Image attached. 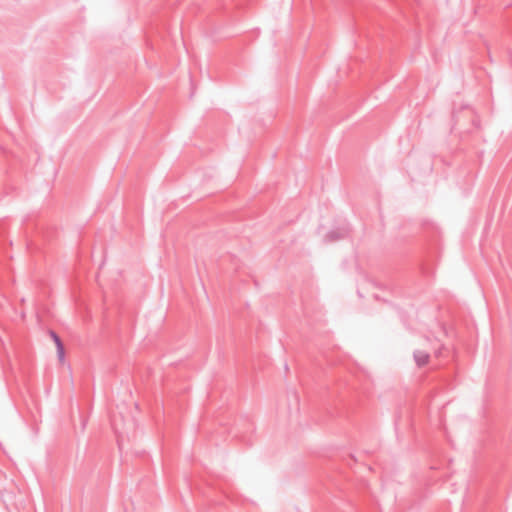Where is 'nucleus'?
Returning <instances> with one entry per match:
<instances>
[{
  "mask_svg": "<svg viewBox=\"0 0 512 512\" xmlns=\"http://www.w3.org/2000/svg\"><path fill=\"white\" fill-rule=\"evenodd\" d=\"M50 336H51V338L53 339V341H54V343L56 345L57 352H58V357H59L60 361L63 362L64 361V347H63V344H62L59 336L56 333L51 332Z\"/></svg>",
  "mask_w": 512,
  "mask_h": 512,
  "instance_id": "obj_1",
  "label": "nucleus"
},
{
  "mask_svg": "<svg viewBox=\"0 0 512 512\" xmlns=\"http://www.w3.org/2000/svg\"><path fill=\"white\" fill-rule=\"evenodd\" d=\"M415 359H416V362L419 366H424L428 363L429 361V355L426 353V352H423V351H418L416 354H415Z\"/></svg>",
  "mask_w": 512,
  "mask_h": 512,
  "instance_id": "obj_2",
  "label": "nucleus"
}]
</instances>
